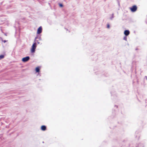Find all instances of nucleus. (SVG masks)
I'll return each mask as SVG.
<instances>
[{
    "mask_svg": "<svg viewBox=\"0 0 147 147\" xmlns=\"http://www.w3.org/2000/svg\"><path fill=\"white\" fill-rule=\"evenodd\" d=\"M36 41L38 44H39L40 43L39 42L38 40H36Z\"/></svg>",
    "mask_w": 147,
    "mask_h": 147,
    "instance_id": "obj_14",
    "label": "nucleus"
},
{
    "mask_svg": "<svg viewBox=\"0 0 147 147\" xmlns=\"http://www.w3.org/2000/svg\"><path fill=\"white\" fill-rule=\"evenodd\" d=\"M42 28L41 26L38 29L37 33L38 34H40L42 32Z\"/></svg>",
    "mask_w": 147,
    "mask_h": 147,
    "instance_id": "obj_4",
    "label": "nucleus"
},
{
    "mask_svg": "<svg viewBox=\"0 0 147 147\" xmlns=\"http://www.w3.org/2000/svg\"><path fill=\"white\" fill-rule=\"evenodd\" d=\"M3 41L4 43H5V42H7V41H6V40H4Z\"/></svg>",
    "mask_w": 147,
    "mask_h": 147,
    "instance_id": "obj_16",
    "label": "nucleus"
},
{
    "mask_svg": "<svg viewBox=\"0 0 147 147\" xmlns=\"http://www.w3.org/2000/svg\"><path fill=\"white\" fill-rule=\"evenodd\" d=\"M123 39L124 40H127V38L126 36H125L124 38H123Z\"/></svg>",
    "mask_w": 147,
    "mask_h": 147,
    "instance_id": "obj_11",
    "label": "nucleus"
},
{
    "mask_svg": "<svg viewBox=\"0 0 147 147\" xmlns=\"http://www.w3.org/2000/svg\"><path fill=\"white\" fill-rule=\"evenodd\" d=\"M59 5L61 7H63V5L62 4H59Z\"/></svg>",
    "mask_w": 147,
    "mask_h": 147,
    "instance_id": "obj_12",
    "label": "nucleus"
},
{
    "mask_svg": "<svg viewBox=\"0 0 147 147\" xmlns=\"http://www.w3.org/2000/svg\"><path fill=\"white\" fill-rule=\"evenodd\" d=\"M4 57V55H0V60L3 58Z\"/></svg>",
    "mask_w": 147,
    "mask_h": 147,
    "instance_id": "obj_7",
    "label": "nucleus"
},
{
    "mask_svg": "<svg viewBox=\"0 0 147 147\" xmlns=\"http://www.w3.org/2000/svg\"><path fill=\"white\" fill-rule=\"evenodd\" d=\"M145 77L146 78V79H147V78L146 76H145Z\"/></svg>",
    "mask_w": 147,
    "mask_h": 147,
    "instance_id": "obj_18",
    "label": "nucleus"
},
{
    "mask_svg": "<svg viewBox=\"0 0 147 147\" xmlns=\"http://www.w3.org/2000/svg\"><path fill=\"white\" fill-rule=\"evenodd\" d=\"M129 31L128 30H125V31L124 32V34L126 36H127L129 35Z\"/></svg>",
    "mask_w": 147,
    "mask_h": 147,
    "instance_id": "obj_5",
    "label": "nucleus"
},
{
    "mask_svg": "<svg viewBox=\"0 0 147 147\" xmlns=\"http://www.w3.org/2000/svg\"><path fill=\"white\" fill-rule=\"evenodd\" d=\"M137 9V6L136 5L133 6L131 7L130 8V9L132 12L136 11Z\"/></svg>",
    "mask_w": 147,
    "mask_h": 147,
    "instance_id": "obj_1",
    "label": "nucleus"
},
{
    "mask_svg": "<svg viewBox=\"0 0 147 147\" xmlns=\"http://www.w3.org/2000/svg\"><path fill=\"white\" fill-rule=\"evenodd\" d=\"M107 28H110V25L109 24H108L107 25Z\"/></svg>",
    "mask_w": 147,
    "mask_h": 147,
    "instance_id": "obj_13",
    "label": "nucleus"
},
{
    "mask_svg": "<svg viewBox=\"0 0 147 147\" xmlns=\"http://www.w3.org/2000/svg\"><path fill=\"white\" fill-rule=\"evenodd\" d=\"M46 127L45 125H42L41 127V129L43 131H45L46 129Z\"/></svg>",
    "mask_w": 147,
    "mask_h": 147,
    "instance_id": "obj_6",
    "label": "nucleus"
},
{
    "mask_svg": "<svg viewBox=\"0 0 147 147\" xmlns=\"http://www.w3.org/2000/svg\"><path fill=\"white\" fill-rule=\"evenodd\" d=\"M38 39H39V40H41V38L40 37L38 38Z\"/></svg>",
    "mask_w": 147,
    "mask_h": 147,
    "instance_id": "obj_15",
    "label": "nucleus"
},
{
    "mask_svg": "<svg viewBox=\"0 0 147 147\" xmlns=\"http://www.w3.org/2000/svg\"><path fill=\"white\" fill-rule=\"evenodd\" d=\"M138 147H143V145L141 144H139L138 145Z\"/></svg>",
    "mask_w": 147,
    "mask_h": 147,
    "instance_id": "obj_9",
    "label": "nucleus"
},
{
    "mask_svg": "<svg viewBox=\"0 0 147 147\" xmlns=\"http://www.w3.org/2000/svg\"><path fill=\"white\" fill-rule=\"evenodd\" d=\"M40 70V69L38 67H37L36 69V71L37 72H39Z\"/></svg>",
    "mask_w": 147,
    "mask_h": 147,
    "instance_id": "obj_8",
    "label": "nucleus"
},
{
    "mask_svg": "<svg viewBox=\"0 0 147 147\" xmlns=\"http://www.w3.org/2000/svg\"><path fill=\"white\" fill-rule=\"evenodd\" d=\"M29 59V56H27L23 58L22 60L23 62H26L28 61Z\"/></svg>",
    "mask_w": 147,
    "mask_h": 147,
    "instance_id": "obj_3",
    "label": "nucleus"
},
{
    "mask_svg": "<svg viewBox=\"0 0 147 147\" xmlns=\"http://www.w3.org/2000/svg\"><path fill=\"white\" fill-rule=\"evenodd\" d=\"M114 18V14L113 13L112 14V16L110 18V19L111 20H112L113 18Z\"/></svg>",
    "mask_w": 147,
    "mask_h": 147,
    "instance_id": "obj_10",
    "label": "nucleus"
},
{
    "mask_svg": "<svg viewBox=\"0 0 147 147\" xmlns=\"http://www.w3.org/2000/svg\"><path fill=\"white\" fill-rule=\"evenodd\" d=\"M38 38V37H36L35 38V39H37Z\"/></svg>",
    "mask_w": 147,
    "mask_h": 147,
    "instance_id": "obj_17",
    "label": "nucleus"
},
{
    "mask_svg": "<svg viewBox=\"0 0 147 147\" xmlns=\"http://www.w3.org/2000/svg\"><path fill=\"white\" fill-rule=\"evenodd\" d=\"M36 43L35 42L33 44V45L32 46V48L31 49L32 52L34 53V52L35 49L36 48Z\"/></svg>",
    "mask_w": 147,
    "mask_h": 147,
    "instance_id": "obj_2",
    "label": "nucleus"
}]
</instances>
